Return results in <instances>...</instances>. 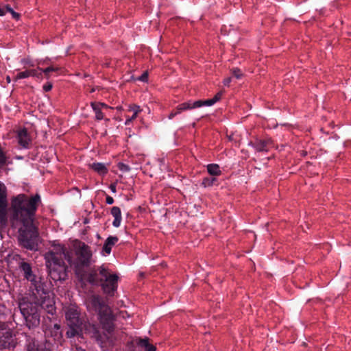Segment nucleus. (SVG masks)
Returning a JSON list of instances; mask_svg holds the SVG:
<instances>
[{
    "instance_id": "nucleus-23",
    "label": "nucleus",
    "mask_w": 351,
    "mask_h": 351,
    "mask_svg": "<svg viewBox=\"0 0 351 351\" xmlns=\"http://www.w3.org/2000/svg\"><path fill=\"white\" fill-rule=\"evenodd\" d=\"M38 69L43 72V73L45 74V77L47 79H49L50 77V73L51 72H57L60 70L59 67L54 66H50L47 67L46 69H42L39 66H38Z\"/></svg>"
},
{
    "instance_id": "nucleus-36",
    "label": "nucleus",
    "mask_w": 351,
    "mask_h": 351,
    "mask_svg": "<svg viewBox=\"0 0 351 351\" xmlns=\"http://www.w3.org/2000/svg\"><path fill=\"white\" fill-rule=\"evenodd\" d=\"M221 95L222 93L220 92L216 94V95L213 98V101H215V104L221 99Z\"/></svg>"
},
{
    "instance_id": "nucleus-41",
    "label": "nucleus",
    "mask_w": 351,
    "mask_h": 351,
    "mask_svg": "<svg viewBox=\"0 0 351 351\" xmlns=\"http://www.w3.org/2000/svg\"><path fill=\"white\" fill-rule=\"evenodd\" d=\"M132 121V120H130V117H128V118L126 119L125 120V124L126 125H129L131 122Z\"/></svg>"
},
{
    "instance_id": "nucleus-15",
    "label": "nucleus",
    "mask_w": 351,
    "mask_h": 351,
    "mask_svg": "<svg viewBox=\"0 0 351 351\" xmlns=\"http://www.w3.org/2000/svg\"><path fill=\"white\" fill-rule=\"evenodd\" d=\"M110 213L114 218V221H112V226L115 228H119L122 220L121 211L120 208L118 206H113L111 208Z\"/></svg>"
},
{
    "instance_id": "nucleus-27",
    "label": "nucleus",
    "mask_w": 351,
    "mask_h": 351,
    "mask_svg": "<svg viewBox=\"0 0 351 351\" xmlns=\"http://www.w3.org/2000/svg\"><path fill=\"white\" fill-rule=\"evenodd\" d=\"M30 77V69L19 72L16 75V80H21Z\"/></svg>"
},
{
    "instance_id": "nucleus-12",
    "label": "nucleus",
    "mask_w": 351,
    "mask_h": 351,
    "mask_svg": "<svg viewBox=\"0 0 351 351\" xmlns=\"http://www.w3.org/2000/svg\"><path fill=\"white\" fill-rule=\"evenodd\" d=\"M14 339L10 332L0 334V349L14 348Z\"/></svg>"
},
{
    "instance_id": "nucleus-3",
    "label": "nucleus",
    "mask_w": 351,
    "mask_h": 351,
    "mask_svg": "<svg viewBox=\"0 0 351 351\" xmlns=\"http://www.w3.org/2000/svg\"><path fill=\"white\" fill-rule=\"evenodd\" d=\"M119 277L117 274H110L104 265L92 269L87 275V281L93 285H100L104 293L113 296L117 289Z\"/></svg>"
},
{
    "instance_id": "nucleus-21",
    "label": "nucleus",
    "mask_w": 351,
    "mask_h": 351,
    "mask_svg": "<svg viewBox=\"0 0 351 351\" xmlns=\"http://www.w3.org/2000/svg\"><path fill=\"white\" fill-rule=\"evenodd\" d=\"M207 171L210 175L213 176H217L221 174V171L217 164L213 163L208 165Z\"/></svg>"
},
{
    "instance_id": "nucleus-38",
    "label": "nucleus",
    "mask_w": 351,
    "mask_h": 351,
    "mask_svg": "<svg viewBox=\"0 0 351 351\" xmlns=\"http://www.w3.org/2000/svg\"><path fill=\"white\" fill-rule=\"evenodd\" d=\"M6 13L5 5L0 6V16H4Z\"/></svg>"
},
{
    "instance_id": "nucleus-34",
    "label": "nucleus",
    "mask_w": 351,
    "mask_h": 351,
    "mask_svg": "<svg viewBox=\"0 0 351 351\" xmlns=\"http://www.w3.org/2000/svg\"><path fill=\"white\" fill-rule=\"evenodd\" d=\"M96 106L100 108L101 109H108L109 106L102 102H96Z\"/></svg>"
},
{
    "instance_id": "nucleus-35",
    "label": "nucleus",
    "mask_w": 351,
    "mask_h": 351,
    "mask_svg": "<svg viewBox=\"0 0 351 351\" xmlns=\"http://www.w3.org/2000/svg\"><path fill=\"white\" fill-rule=\"evenodd\" d=\"M106 202L108 204H112L114 203V199L110 195H106Z\"/></svg>"
},
{
    "instance_id": "nucleus-22",
    "label": "nucleus",
    "mask_w": 351,
    "mask_h": 351,
    "mask_svg": "<svg viewBox=\"0 0 351 351\" xmlns=\"http://www.w3.org/2000/svg\"><path fill=\"white\" fill-rule=\"evenodd\" d=\"M90 106L92 107L95 114L96 120L101 121L102 119H104V114L102 112V109L96 106V102H91Z\"/></svg>"
},
{
    "instance_id": "nucleus-17",
    "label": "nucleus",
    "mask_w": 351,
    "mask_h": 351,
    "mask_svg": "<svg viewBox=\"0 0 351 351\" xmlns=\"http://www.w3.org/2000/svg\"><path fill=\"white\" fill-rule=\"evenodd\" d=\"M188 103L190 104V110L200 108L203 106H210L215 104V101L213 99H206V100H197L195 101H188Z\"/></svg>"
},
{
    "instance_id": "nucleus-32",
    "label": "nucleus",
    "mask_w": 351,
    "mask_h": 351,
    "mask_svg": "<svg viewBox=\"0 0 351 351\" xmlns=\"http://www.w3.org/2000/svg\"><path fill=\"white\" fill-rule=\"evenodd\" d=\"M53 87V84L51 82H47L45 84L43 85V90L45 92H49L51 90Z\"/></svg>"
},
{
    "instance_id": "nucleus-18",
    "label": "nucleus",
    "mask_w": 351,
    "mask_h": 351,
    "mask_svg": "<svg viewBox=\"0 0 351 351\" xmlns=\"http://www.w3.org/2000/svg\"><path fill=\"white\" fill-rule=\"evenodd\" d=\"M149 341V339L147 337L144 339L139 338L136 343L138 346L144 348L145 351H156V347L154 345L150 344Z\"/></svg>"
},
{
    "instance_id": "nucleus-28",
    "label": "nucleus",
    "mask_w": 351,
    "mask_h": 351,
    "mask_svg": "<svg viewBox=\"0 0 351 351\" xmlns=\"http://www.w3.org/2000/svg\"><path fill=\"white\" fill-rule=\"evenodd\" d=\"M117 167L118 169L122 172H128L131 169L129 165L123 162L118 163Z\"/></svg>"
},
{
    "instance_id": "nucleus-14",
    "label": "nucleus",
    "mask_w": 351,
    "mask_h": 351,
    "mask_svg": "<svg viewBox=\"0 0 351 351\" xmlns=\"http://www.w3.org/2000/svg\"><path fill=\"white\" fill-rule=\"evenodd\" d=\"M118 241L119 238L116 236L108 237L104 244L103 252H104L106 254H110L112 246H114Z\"/></svg>"
},
{
    "instance_id": "nucleus-10",
    "label": "nucleus",
    "mask_w": 351,
    "mask_h": 351,
    "mask_svg": "<svg viewBox=\"0 0 351 351\" xmlns=\"http://www.w3.org/2000/svg\"><path fill=\"white\" fill-rule=\"evenodd\" d=\"M271 140L270 138L262 139L256 138L254 141L250 142V145L252 146L257 152L269 151V147L271 145Z\"/></svg>"
},
{
    "instance_id": "nucleus-11",
    "label": "nucleus",
    "mask_w": 351,
    "mask_h": 351,
    "mask_svg": "<svg viewBox=\"0 0 351 351\" xmlns=\"http://www.w3.org/2000/svg\"><path fill=\"white\" fill-rule=\"evenodd\" d=\"M19 267L25 279L28 281H32L37 276L34 274L32 271V267L31 263L25 261L23 259L19 263Z\"/></svg>"
},
{
    "instance_id": "nucleus-33",
    "label": "nucleus",
    "mask_w": 351,
    "mask_h": 351,
    "mask_svg": "<svg viewBox=\"0 0 351 351\" xmlns=\"http://www.w3.org/2000/svg\"><path fill=\"white\" fill-rule=\"evenodd\" d=\"M148 79V74L147 72L143 73L139 77L138 80L141 82H147Z\"/></svg>"
},
{
    "instance_id": "nucleus-24",
    "label": "nucleus",
    "mask_w": 351,
    "mask_h": 351,
    "mask_svg": "<svg viewBox=\"0 0 351 351\" xmlns=\"http://www.w3.org/2000/svg\"><path fill=\"white\" fill-rule=\"evenodd\" d=\"M128 112H132V115L130 117V120H134L138 114L141 112V109L140 106L136 105L130 106L129 109L128 110Z\"/></svg>"
},
{
    "instance_id": "nucleus-40",
    "label": "nucleus",
    "mask_w": 351,
    "mask_h": 351,
    "mask_svg": "<svg viewBox=\"0 0 351 351\" xmlns=\"http://www.w3.org/2000/svg\"><path fill=\"white\" fill-rule=\"evenodd\" d=\"M230 82H231V77L225 79L223 81L224 86H229Z\"/></svg>"
},
{
    "instance_id": "nucleus-20",
    "label": "nucleus",
    "mask_w": 351,
    "mask_h": 351,
    "mask_svg": "<svg viewBox=\"0 0 351 351\" xmlns=\"http://www.w3.org/2000/svg\"><path fill=\"white\" fill-rule=\"evenodd\" d=\"M27 351H50L44 345L36 343L35 341L30 342L27 348Z\"/></svg>"
},
{
    "instance_id": "nucleus-29",
    "label": "nucleus",
    "mask_w": 351,
    "mask_h": 351,
    "mask_svg": "<svg viewBox=\"0 0 351 351\" xmlns=\"http://www.w3.org/2000/svg\"><path fill=\"white\" fill-rule=\"evenodd\" d=\"M37 69H30V76L35 77L38 79L43 78V72H38Z\"/></svg>"
},
{
    "instance_id": "nucleus-8",
    "label": "nucleus",
    "mask_w": 351,
    "mask_h": 351,
    "mask_svg": "<svg viewBox=\"0 0 351 351\" xmlns=\"http://www.w3.org/2000/svg\"><path fill=\"white\" fill-rule=\"evenodd\" d=\"M84 329L86 334L89 335L92 338L95 339V341L98 343L106 342L108 339V335H110L112 332L108 333L106 330H105L107 333L101 332L98 326L92 324H86L84 323Z\"/></svg>"
},
{
    "instance_id": "nucleus-37",
    "label": "nucleus",
    "mask_w": 351,
    "mask_h": 351,
    "mask_svg": "<svg viewBox=\"0 0 351 351\" xmlns=\"http://www.w3.org/2000/svg\"><path fill=\"white\" fill-rule=\"evenodd\" d=\"M53 330L56 332V335H57V334L59 332V331L60 330V325L58 324H55L53 325Z\"/></svg>"
},
{
    "instance_id": "nucleus-19",
    "label": "nucleus",
    "mask_w": 351,
    "mask_h": 351,
    "mask_svg": "<svg viewBox=\"0 0 351 351\" xmlns=\"http://www.w3.org/2000/svg\"><path fill=\"white\" fill-rule=\"evenodd\" d=\"M90 167L99 175H105L108 173V169L104 163L94 162L90 165Z\"/></svg>"
},
{
    "instance_id": "nucleus-42",
    "label": "nucleus",
    "mask_w": 351,
    "mask_h": 351,
    "mask_svg": "<svg viewBox=\"0 0 351 351\" xmlns=\"http://www.w3.org/2000/svg\"><path fill=\"white\" fill-rule=\"evenodd\" d=\"M105 120H106V121H110V119H106Z\"/></svg>"
},
{
    "instance_id": "nucleus-31",
    "label": "nucleus",
    "mask_w": 351,
    "mask_h": 351,
    "mask_svg": "<svg viewBox=\"0 0 351 351\" xmlns=\"http://www.w3.org/2000/svg\"><path fill=\"white\" fill-rule=\"evenodd\" d=\"M232 75L237 79L241 78L243 73L238 68H233L232 70Z\"/></svg>"
},
{
    "instance_id": "nucleus-1",
    "label": "nucleus",
    "mask_w": 351,
    "mask_h": 351,
    "mask_svg": "<svg viewBox=\"0 0 351 351\" xmlns=\"http://www.w3.org/2000/svg\"><path fill=\"white\" fill-rule=\"evenodd\" d=\"M40 202L38 194L30 198L19 194L11 201V223L13 228L18 229L19 244L31 251L36 250L38 245V229L34 221Z\"/></svg>"
},
{
    "instance_id": "nucleus-26",
    "label": "nucleus",
    "mask_w": 351,
    "mask_h": 351,
    "mask_svg": "<svg viewBox=\"0 0 351 351\" xmlns=\"http://www.w3.org/2000/svg\"><path fill=\"white\" fill-rule=\"evenodd\" d=\"M6 12H10L12 14L13 19L16 20H19L20 18V14L18 12H16L10 5H5Z\"/></svg>"
},
{
    "instance_id": "nucleus-13",
    "label": "nucleus",
    "mask_w": 351,
    "mask_h": 351,
    "mask_svg": "<svg viewBox=\"0 0 351 351\" xmlns=\"http://www.w3.org/2000/svg\"><path fill=\"white\" fill-rule=\"evenodd\" d=\"M17 138L19 145L25 148H27L31 143V138L29 136L27 129L25 128L19 131Z\"/></svg>"
},
{
    "instance_id": "nucleus-9",
    "label": "nucleus",
    "mask_w": 351,
    "mask_h": 351,
    "mask_svg": "<svg viewBox=\"0 0 351 351\" xmlns=\"http://www.w3.org/2000/svg\"><path fill=\"white\" fill-rule=\"evenodd\" d=\"M7 190L5 184L0 181V220H3L7 215Z\"/></svg>"
},
{
    "instance_id": "nucleus-39",
    "label": "nucleus",
    "mask_w": 351,
    "mask_h": 351,
    "mask_svg": "<svg viewBox=\"0 0 351 351\" xmlns=\"http://www.w3.org/2000/svg\"><path fill=\"white\" fill-rule=\"evenodd\" d=\"M109 188H110V189L111 190V191H112V193H116V191H117V189H117L116 184H114V183L111 184L110 185V187H109Z\"/></svg>"
},
{
    "instance_id": "nucleus-7",
    "label": "nucleus",
    "mask_w": 351,
    "mask_h": 351,
    "mask_svg": "<svg viewBox=\"0 0 351 351\" xmlns=\"http://www.w3.org/2000/svg\"><path fill=\"white\" fill-rule=\"evenodd\" d=\"M30 289L36 298H45L46 295L48 294L47 285L41 277L37 276L30 281Z\"/></svg>"
},
{
    "instance_id": "nucleus-2",
    "label": "nucleus",
    "mask_w": 351,
    "mask_h": 351,
    "mask_svg": "<svg viewBox=\"0 0 351 351\" xmlns=\"http://www.w3.org/2000/svg\"><path fill=\"white\" fill-rule=\"evenodd\" d=\"M92 251L90 247L81 243L75 250V258L73 261L71 252L64 245H58L56 251L51 250L45 254L46 265L48 268L49 276L54 281H62L67 277L68 267L64 261L73 266L75 275L81 282L87 280V273L85 268L88 267L91 263Z\"/></svg>"
},
{
    "instance_id": "nucleus-30",
    "label": "nucleus",
    "mask_w": 351,
    "mask_h": 351,
    "mask_svg": "<svg viewBox=\"0 0 351 351\" xmlns=\"http://www.w3.org/2000/svg\"><path fill=\"white\" fill-rule=\"evenodd\" d=\"M6 165V156L2 149L0 148V168L3 167Z\"/></svg>"
},
{
    "instance_id": "nucleus-16",
    "label": "nucleus",
    "mask_w": 351,
    "mask_h": 351,
    "mask_svg": "<svg viewBox=\"0 0 351 351\" xmlns=\"http://www.w3.org/2000/svg\"><path fill=\"white\" fill-rule=\"evenodd\" d=\"M190 110V104L186 102L182 103L177 106V107L173 109L169 115V119H172L178 114L182 113L183 111Z\"/></svg>"
},
{
    "instance_id": "nucleus-5",
    "label": "nucleus",
    "mask_w": 351,
    "mask_h": 351,
    "mask_svg": "<svg viewBox=\"0 0 351 351\" xmlns=\"http://www.w3.org/2000/svg\"><path fill=\"white\" fill-rule=\"evenodd\" d=\"M66 324L68 330L66 337L73 338L82 335L84 320L81 317L80 311L77 306L70 304L64 309Z\"/></svg>"
},
{
    "instance_id": "nucleus-4",
    "label": "nucleus",
    "mask_w": 351,
    "mask_h": 351,
    "mask_svg": "<svg viewBox=\"0 0 351 351\" xmlns=\"http://www.w3.org/2000/svg\"><path fill=\"white\" fill-rule=\"evenodd\" d=\"M86 304L89 311L98 314L103 329L108 333L112 332L114 329V316L103 298L98 295H90L86 298Z\"/></svg>"
},
{
    "instance_id": "nucleus-25",
    "label": "nucleus",
    "mask_w": 351,
    "mask_h": 351,
    "mask_svg": "<svg viewBox=\"0 0 351 351\" xmlns=\"http://www.w3.org/2000/svg\"><path fill=\"white\" fill-rule=\"evenodd\" d=\"M216 180L215 178H204L202 180V185H204V187L213 186Z\"/></svg>"
},
{
    "instance_id": "nucleus-6",
    "label": "nucleus",
    "mask_w": 351,
    "mask_h": 351,
    "mask_svg": "<svg viewBox=\"0 0 351 351\" xmlns=\"http://www.w3.org/2000/svg\"><path fill=\"white\" fill-rule=\"evenodd\" d=\"M19 307L25 324L29 329H34L39 326L41 307L38 303L23 298L19 301Z\"/></svg>"
}]
</instances>
